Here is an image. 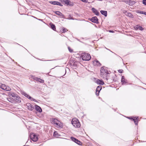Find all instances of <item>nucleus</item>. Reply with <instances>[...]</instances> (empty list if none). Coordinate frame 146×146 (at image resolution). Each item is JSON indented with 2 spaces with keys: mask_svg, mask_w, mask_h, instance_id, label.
Returning <instances> with one entry per match:
<instances>
[{
  "mask_svg": "<svg viewBox=\"0 0 146 146\" xmlns=\"http://www.w3.org/2000/svg\"><path fill=\"white\" fill-rule=\"evenodd\" d=\"M100 12L105 17L107 16V11H106L101 10Z\"/></svg>",
  "mask_w": 146,
  "mask_h": 146,
  "instance_id": "nucleus-21",
  "label": "nucleus"
},
{
  "mask_svg": "<svg viewBox=\"0 0 146 146\" xmlns=\"http://www.w3.org/2000/svg\"><path fill=\"white\" fill-rule=\"evenodd\" d=\"M56 5H59L61 6H62V5L58 1H57Z\"/></svg>",
  "mask_w": 146,
  "mask_h": 146,
  "instance_id": "nucleus-30",
  "label": "nucleus"
},
{
  "mask_svg": "<svg viewBox=\"0 0 146 146\" xmlns=\"http://www.w3.org/2000/svg\"><path fill=\"white\" fill-rule=\"evenodd\" d=\"M21 93L22 94L24 95L26 97H27L28 98L30 99L31 100L35 101V100L33 98H32L29 95L27 94L25 92L23 91H22Z\"/></svg>",
  "mask_w": 146,
  "mask_h": 146,
  "instance_id": "nucleus-8",
  "label": "nucleus"
},
{
  "mask_svg": "<svg viewBox=\"0 0 146 146\" xmlns=\"http://www.w3.org/2000/svg\"><path fill=\"white\" fill-rule=\"evenodd\" d=\"M87 55H90V54H89L87 53Z\"/></svg>",
  "mask_w": 146,
  "mask_h": 146,
  "instance_id": "nucleus-42",
  "label": "nucleus"
},
{
  "mask_svg": "<svg viewBox=\"0 0 146 146\" xmlns=\"http://www.w3.org/2000/svg\"><path fill=\"white\" fill-rule=\"evenodd\" d=\"M135 29L136 30H139L140 31H142L143 30V29L141 27L138 25H137L134 27Z\"/></svg>",
  "mask_w": 146,
  "mask_h": 146,
  "instance_id": "nucleus-19",
  "label": "nucleus"
},
{
  "mask_svg": "<svg viewBox=\"0 0 146 146\" xmlns=\"http://www.w3.org/2000/svg\"><path fill=\"white\" fill-rule=\"evenodd\" d=\"M129 1V0H124V2L128 4L129 2H128L129 1Z\"/></svg>",
  "mask_w": 146,
  "mask_h": 146,
  "instance_id": "nucleus-35",
  "label": "nucleus"
},
{
  "mask_svg": "<svg viewBox=\"0 0 146 146\" xmlns=\"http://www.w3.org/2000/svg\"><path fill=\"white\" fill-rule=\"evenodd\" d=\"M118 72L120 73H122L123 72V70H122L120 69L118 70Z\"/></svg>",
  "mask_w": 146,
  "mask_h": 146,
  "instance_id": "nucleus-34",
  "label": "nucleus"
},
{
  "mask_svg": "<svg viewBox=\"0 0 146 146\" xmlns=\"http://www.w3.org/2000/svg\"><path fill=\"white\" fill-rule=\"evenodd\" d=\"M102 87L101 86H98L96 89V92L97 91H98L99 92V91L102 89Z\"/></svg>",
  "mask_w": 146,
  "mask_h": 146,
  "instance_id": "nucleus-26",
  "label": "nucleus"
},
{
  "mask_svg": "<svg viewBox=\"0 0 146 146\" xmlns=\"http://www.w3.org/2000/svg\"><path fill=\"white\" fill-rule=\"evenodd\" d=\"M26 106L28 109L30 110H32L34 109L33 107L30 103H27L26 104Z\"/></svg>",
  "mask_w": 146,
  "mask_h": 146,
  "instance_id": "nucleus-13",
  "label": "nucleus"
},
{
  "mask_svg": "<svg viewBox=\"0 0 146 146\" xmlns=\"http://www.w3.org/2000/svg\"><path fill=\"white\" fill-rule=\"evenodd\" d=\"M68 49L69 50V51L70 52H72V51H73V50H72L71 49L70 47H68Z\"/></svg>",
  "mask_w": 146,
  "mask_h": 146,
  "instance_id": "nucleus-33",
  "label": "nucleus"
},
{
  "mask_svg": "<svg viewBox=\"0 0 146 146\" xmlns=\"http://www.w3.org/2000/svg\"><path fill=\"white\" fill-rule=\"evenodd\" d=\"M121 82L123 84H125L126 83V82L125 81V79L124 77V76H122V77L121 79Z\"/></svg>",
  "mask_w": 146,
  "mask_h": 146,
  "instance_id": "nucleus-23",
  "label": "nucleus"
},
{
  "mask_svg": "<svg viewBox=\"0 0 146 146\" xmlns=\"http://www.w3.org/2000/svg\"><path fill=\"white\" fill-rule=\"evenodd\" d=\"M66 29L65 28H63L62 30V32L63 33H65L66 31Z\"/></svg>",
  "mask_w": 146,
  "mask_h": 146,
  "instance_id": "nucleus-31",
  "label": "nucleus"
},
{
  "mask_svg": "<svg viewBox=\"0 0 146 146\" xmlns=\"http://www.w3.org/2000/svg\"><path fill=\"white\" fill-rule=\"evenodd\" d=\"M92 10L93 12L96 15L98 16L99 15V12L94 8L93 7L92 8Z\"/></svg>",
  "mask_w": 146,
  "mask_h": 146,
  "instance_id": "nucleus-15",
  "label": "nucleus"
},
{
  "mask_svg": "<svg viewBox=\"0 0 146 146\" xmlns=\"http://www.w3.org/2000/svg\"><path fill=\"white\" fill-rule=\"evenodd\" d=\"M128 118L129 119H132L133 121H134V122L135 123L136 125H137V124L138 123V119L137 117L136 118L135 117L132 118H130L129 117H128Z\"/></svg>",
  "mask_w": 146,
  "mask_h": 146,
  "instance_id": "nucleus-14",
  "label": "nucleus"
},
{
  "mask_svg": "<svg viewBox=\"0 0 146 146\" xmlns=\"http://www.w3.org/2000/svg\"><path fill=\"white\" fill-rule=\"evenodd\" d=\"M136 12L137 13H140V14H144L145 12L144 11H139V10H137L136 11Z\"/></svg>",
  "mask_w": 146,
  "mask_h": 146,
  "instance_id": "nucleus-28",
  "label": "nucleus"
},
{
  "mask_svg": "<svg viewBox=\"0 0 146 146\" xmlns=\"http://www.w3.org/2000/svg\"><path fill=\"white\" fill-rule=\"evenodd\" d=\"M128 1V5L130 6H132L135 3V2L134 1L129 0V1Z\"/></svg>",
  "mask_w": 146,
  "mask_h": 146,
  "instance_id": "nucleus-20",
  "label": "nucleus"
},
{
  "mask_svg": "<svg viewBox=\"0 0 146 146\" xmlns=\"http://www.w3.org/2000/svg\"><path fill=\"white\" fill-rule=\"evenodd\" d=\"M35 108L37 111H38L40 112L42 111V110L40 107L37 105H35Z\"/></svg>",
  "mask_w": 146,
  "mask_h": 146,
  "instance_id": "nucleus-16",
  "label": "nucleus"
},
{
  "mask_svg": "<svg viewBox=\"0 0 146 146\" xmlns=\"http://www.w3.org/2000/svg\"><path fill=\"white\" fill-rule=\"evenodd\" d=\"M90 20L92 22L94 23H98V19L96 17H92Z\"/></svg>",
  "mask_w": 146,
  "mask_h": 146,
  "instance_id": "nucleus-12",
  "label": "nucleus"
},
{
  "mask_svg": "<svg viewBox=\"0 0 146 146\" xmlns=\"http://www.w3.org/2000/svg\"><path fill=\"white\" fill-rule=\"evenodd\" d=\"M109 32H110V33H113V31H111V30H109Z\"/></svg>",
  "mask_w": 146,
  "mask_h": 146,
  "instance_id": "nucleus-37",
  "label": "nucleus"
},
{
  "mask_svg": "<svg viewBox=\"0 0 146 146\" xmlns=\"http://www.w3.org/2000/svg\"><path fill=\"white\" fill-rule=\"evenodd\" d=\"M50 25L51 26V28L54 31H55L56 29L55 25L51 23H50Z\"/></svg>",
  "mask_w": 146,
  "mask_h": 146,
  "instance_id": "nucleus-24",
  "label": "nucleus"
},
{
  "mask_svg": "<svg viewBox=\"0 0 146 146\" xmlns=\"http://www.w3.org/2000/svg\"><path fill=\"white\" fill-rule=\"evenodd\" d=\"M30 137L31 139L33 141H36L38 139V137L35 133H31L30 135Z\"/></svg>",
  "mask_w": 146,
  "mask_h": 146,
  "instance_id": "nucleus-6",
  "label": "nucleus"
},
{
  "mask_svg": "<svg viewBox=\"0 0 146 146\" xmlns=\"http://www.w3.org/2000/svg\"><path fill=\"white\" fill-rule=\"evenodd\" d=\"M96 82L98 84L101 85H103L104 84V82L102 80H100L99 79H98L97 80Z\"/></svg>",
  "mask_w": 146,
  "mask_h": 146,
  "instance_id": "nucleus-17",
  "label": "nucleus"
},
{
  "mask_svg": "<svg viewBox=\"0 0 146 146\" xmlns=\"http://www.w3.org/2000/svg\"><path fill=\"white\" fill-rule=\"evenodd\" d=\"M34 79L35 80H36L37 81H38L41 83H43L44 82L43 80L37 77H35L34 78Z\"/></svg>",
  "mask_w": 146,
  "mask_h": 146,
  "instance_id": "nucleus-18",
  "label": "nucleus"
},
{
  "mask_svg": "<svg viewBox=\"0 0 146 146\" xmlns=\"http://www.w3.org/2000/svg\"><path fill=\"white\" fill-rule=\"evenodd\" d=\"M123 13H126V14H127V12L126 11H123Z\"/></svg>",
  "mask_w": 146,
  "mask_h": 146,
  "instance_id": "nucleus-38",
  "label": "nucleus"
},
{
  "mask_svg": "<svg viewBox=\"0 0 146 146\" xmlns=\"http://www.w3.org/2000/svg\"><path fill=\"white\" fill-rule=\"evenodd\" d=\"M143 3L145 5H146V0H143L142 1Z\"/></svg>",
  "mask_w": 146,
  "mask_h": 146,
  "instance_id": "nucleus-32",
  "label": "nucleus"
},
{
  "mask_svg": "<svg viewBox=\"0 0 146 146\" xmlns=\"http://www.w3.org/2000/svg\"><path fill=\"white\" fill-rule=\"evenodd\" d=\"M56 3H57L56 1H49L50 3L51 4H52L53 5H56Z\"/></svg>",
  "mask_w": 146,
  "mask_h": 146,
  "instance_id": "nucleus-29",
  "label": "nucleus"
},
{
  "mask_svg": "<svg viewBox=\"0 0 146 146\" xmlns=\"http://www.w3.org/2000/svg\"><path fill=\"white\" fill-rule=\"evenodd\" d=\"M85 52H82V53H81L80 54V55H84H84H85Z\"/></svg>",
  "mask_w": 146,
  "mask_h": 146,
  "instance_id": "nucleus-36",
  "label": "nucleus"
},
{
  "mask_svg": "<svg viewBox=\"0 0 146 146\" xmlns=\"http://www.w3.org/2000/svg\"><path fill=\"white\" fill-rule=\"evenodd\" d=\"M54 136L58 137L60 136V135L56 131H55L53 134Z\"/></svg>",
  "mask_w": 146,
  "mask_h": 146,
  "instance_id": "nucleus-25",
  "label": "nucleus"
},
{
  "mask_svg": "<svg viewBox=\"0 0 146 146\" xmlns=\"http://www.w3.org/2000/svg\"><path fill=\"white\" fill-rule=\"evenodd\" d=\"M71 122L72 125L75 128H79L81 126L79 120L76 118H73Z\"/></svg>",
  "mask_w": 146,
  "mask_h": 146,
  "instance_id": "nucleus-2",
  "label": "nucleus"
},
{
  "mask_svg": "<svg viewBox=\"0 0 146 146\" xmlns=\"http://www.w3.org/2000/svg\"><path fill=\"white\" fill-rule=\"evenodd\" d=\"M81 58L83 60L88 61L91 58V55H81Z\"/></svg>",
  "mask_w": 146,
  "mask_h": 146,
  "instance_id": "nucleus-7",
  "label": "nucleus"
},
{
  "mask_svg": "<svg viewBox=\"0 0 146 146\" xmlns=\"http://www.w3.org/2000/svg\"><path fill=\"white\" fill-rule=\"evenodd\" d=\"M70 139H72V141H74L75 143H76L78 145L81 144V142L74 137H70Z\"/></svg>",
  "mask_w": 146,
  "mask_h": 146,
  "instance_id": "nucleus-11",
  "label": "nucleus"
},
{
  "mask_svg": "<svg viewBox=\"0 0 146 146\" xmlns=\"http://www.w3.org/2000/svg\"><path fill=\"white\" fill-rule=\"evenodd\" d=\"M94 64H95L98 66H101V64L97 60H95L94 62Z\"/></svg>",
  "mask_w": 146,
  "mask_h": 146,
  "instance_id": "nucleus-22",
  "label": "nucleus"
},
{
  "mask_svg": "<svg viewBox=\"0 0 146 146\" xmlns=\"http://www.w3.org/2000/svg\"><path fill=\"white\" fill-rule=\"evenodd\" d=\"M8 95L11 99L15 102L18 103L21 102V98L15 93L10 92L8 93Z\"/></svg>",
  "mask_w": 146,
  "mask_h": 146,
  "instance_id": "nucleus-1",
  "label": "nucleus"
},
{
  "mask_svg": "<svg viewBox=\"0 0 146 146\" xmlns=\"http://www.w3.org/2000/svg\"><path fill=\"white\" fill-rule=\"evenodd\" d=\"M69 19H73V18H71Z\"/></svg>",
  "mask_w": 146,
  "mask_h": 146,
  "instance_id": "nucleus-41",
  "label": "nucleus"
},
{
  "mask_svg": "<svg viewBox=\"0 0 146 146\" xmlns=\"http://www.w3.org/2000/svg\"><path fill=\"white\" fill-rule=\"evenodd\" d=\"M0 88L2 89L9 91L11 90V88L9 87L6 85L5 84L0 83Z\"/></svg>",
  "mask_w": 146,
  "mask_h": 146,
  "instance_id": "nucleus-4",
  "label": "nucleus"
},
{
  "mask_svg": "<svg viewBox=\"0 0 146 146\" xmlns=\"http://www.w3.org/2000/svg\"><path fill=\"white\" fill-rule=\"evenodd\" d=\"M96 94L97 95V96H98V95H99V94H98L97 93H96Z\"/></svg>",
  "mask_w": 146,
  "mask_h": 146,
  "instance_id": "nucleus-39",
  "label": "nucleus"
},
{
  "mask_svg": "<svg viewBox=\"0 0 146 146\" xmlns=\"http://www.w3.org/2000/svg\"><path fill=\"white\" fill-rule=\"evenodd\" d=\"M108 73V72L106 68L104 67H102L101 68V75L103 76L104 75L105 76Z\"/></svg>",
  "mask_w": 146,
  "mask_h": 146,
  "instance_id": "nucleus-5",
  "label": "nucleus"
},
{
  "mask_svg": "<svg viewBox=\"0 0 146 146\" xmlns=\"http://www.w3.org/2000/svg\"><path fill=\"white\" fill-rule=\"evenodd\" d=\"M54 13L56 15L59 16L60 17L64 19L65 18L64 15L62 14V13L59 11H56Z\"/></svg>",
  "mask_w": 146,
  "mask_h": 146,
  "instance_id": "nucleus-10",
  "label": "nucleus"
},
{
  "mask_svg": "<svg viewBox=\"0 0 146 146\" xmlns=\"http://www.w3.org/2000/svg\"><path fill=\"white\" fill-rule=\"evenodd\" d=\"M144 15H146V12H145V14Z\"/></svg>",
  "mask_w": 146,
  "mask_h": 146,
  "instance_id": "nucleus-40",
  "label": "nucleus"
},
{
  "mask_svg": "<svg viewBox=\"0 0 146 146\" xmlns=\"http://www.w3.org/2000/svg\"><path fill=\"white\" fill-rule=\"evenodd\" d=\"M52 123L56 125L55 126L58 128L62 127L63 125L57 119L55 118H52L50 120Z\"/></svg>",
  "mask_w": 146,
  "mask_h": 146,
  "instance_id": "nucleus-3",
  "label": "nucleus"
},
{
  "mask_svg": "<svg viewBox=\"0 0 146 146\" xmlns=\"http://www.w3.org/2000/svg\"><path fill=\"white\" fill-rule=\"evenodd\" d=\"M9 100L10 102H11V101H10L9 100Z\"/></svg>",
  "mask_w": 146,
  "mask_h": 146,
  "instance_id": "nucleus-43",
  "label": "nucleus"
},
{
  "mask_svg": "<svg viewBox=\"0 0 146 146\" xmlns=\"http://www.w3.org/2000/svg\"><path fill=\"white\" fill-rule=\"evenodd\" d=\"M60 1L64 4L66 5H67L71 6L72 5L70 3H71L70 0H60Z\"/></svg>",
  "mask_w": 146,
  "mask_h": 146,
  "instance_id": "nucleus-9",
  "label": "nucleus"
},
{
  "mask_svg": "<svg viewBox=\"0 0 146 146\" xmlns=\"http://www.w3.org/2000/svg\"><path fill=\"white\" fill-rule=\"evenodd\" d=\"M126 15L131 18H132L133 17V15L130 13H127V14Z\"/></svg>",
  "mask_w": 146,
  "mask_h": 146,
  "instance_id": "nucleus-27",
  "label": "nucleus"
}]
</instances>
